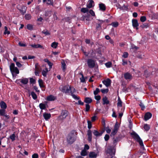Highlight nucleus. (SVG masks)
<instances>
[{
    "label": "nucleus",
    "mask_w": 158,
    "mask_h": 158,
    "mask_svg": "<svg viewBox=\"0 0 158 158\" xmlns=\"http://www.w3.org/2000/svg\"><path fill=\"white\" fill-rule=\"evenodd\" d=\"M114 151L113 147L110 146L108 147L106 150V155L107 156L106 158H112L115 154Z\"/></svg>",
    "instance_id": "1"
},
{
    "label": "nucleus",
    "mask_w": 158,
    "mask_h": 158,
    "mask_svg": "<svg viewBox=\"0 0 158 158\" xmlns=\"http://www.w3.org/2000/svg\"><path fill=\"white\" fill-rule=\"evenodd\" d=\"M131 135L132 136L134 139L137 142L139 143L141 146H143V144L142 140L137 133L135 132H133L131 133Z\"/></svg>",
    "instance_id": "2"
},
{
    "label": "nucleus",
    "mask_w": 158,
    "mask_h": 158,
    "mask_svg": "<svg viewBox=\"0 0 158 158\" xmlns=\"http://www.w3.org/2000/svg\"><path fill=\"white\" fill-rule=\"evenodd\" d=\"M10 68L13 75V73H16L17 74H19V71L17 67H15V65L14 63H12L10 64Z\"/></svg>",
    "instance_id": "3"
},
{
    "label": "nucleus",
    "mask_w": 158,
    "mask_h": 158,
    "mask_svg": "<svg viewBox=\"0 0 158 158\" xmlns=\"http://www.w3.org/2000/svg\"><path fill=\"white\" fill-rule=\"evenodd\" d=\"M73 87H71L70 86L68 85L63 86L61 88V91L64 93H71V91L73 90Z\"/></svg>",
    "instance_id": "4"
},
{
    "label": "nucleus",
    "mask_w": 158,
    "mask_h": 158,
    "mask_svg": "<svg viewBox=\"0 0 158 158\" xmlns=\"http://www.w3.org/2000/svg\"><path fill=\"white\" fill-rule=\"evenodd\" d=\"M68 115V112L66 110H62L60 115L59 116L58 119L62 121L65 119Z\"/></svg>",
    "instance_id": "5"
},
{
    "label": "nucleus",
    "mask_w": 158,
    "mask_h": 158,
    "mask_svg": "<svg viewBox=\"0 0 158 158\" xmlns=\"http://www.w3.org/2000/svg\"><path fill=\"white\" fill-rule=\"evenodd\" d=\"M75 140L74 135L72 134H69L67 137V141L69 144H72Z\"/></svg>",
    "instance_id": "6"
},
{
    "label": "nucleus",
    "mask_w": 158,
    "mask_h": 158,
    "mask_svg": "<svg viewBox=\"0 0 158 158\" xmlns=\"http://www.w3.org/2000/svg\"><path fill=\"white\" fill-rule=\"evenodd\" d=\"M17 8L22 14L23 15L26 13L27 7L23 5H19L17 6Z\"/></svg>",
    "instance_id": "7"
},
{
    "label": "nucleus",
    "mask_w": 158,
    "mask_h": 158,
    "mask_svg": "<svg viewBox=\"0 0 158 158\" xmlns=\"http://www.w3.org/2000/svg\"><path fill=\"white\" fill-rule=\"evenodd\" d=\"M87 64L89 67L94 68L95 65V61L91 59H89L87 60Z\"/></svg>",
    "instance_id": "8"
},
{
    "label": "nucleus",
    "mask_w": 158,
    "mask_h": 158,
    "mask_svg": "<svg viewBox=\"0 0 158 158\" xmlns=\"http://www.w3.org/2000/svg\"><path fill=\"white\" fill-rule=\"evenodd\" d=\"M19 81L22 83L24 85H26L27 84L28 81V79L27 78H23L21 79L17 80L16 82L18 83Z\"/></svg>",
    "instance_id": "9"
},
{
    "label": "nucleus",
    "mask_w": 158,
    "mask_h": 158,
    "mask_svg": "<svg viewBox=\"0 0 158 158\" xmlns=\"http://www.w3.org/2000/svg\"><path fill=\"white\" fill-rule=\"evenodd\" d=\"M103 84L107 87L109 86L111 83V80L109 78H107L102 81Z\"/></svg>",
    "instance_id": "10"
},
{
    "label": "nucleus",
    "mask_w": 158,
    "mask_h": 158,
    "mask_svg": "<svg viewBox=\"0 0 158 158\" xmlns=\"http://www.w3.org/2000/svg\"><path fill=\"white\" fill-rule=\"evenodd\" d=\"M124 77L126 80H131L132 77L131 74L128 72H127L124 74Z\"/></svg>",
    "instance_id": "11"
},
{
    "label": "nucleus",
    "mask_w": 158,
    "mask_h": 158,
    "mask_svg": "<svg viewBox=\"0 0 158 158\" xmlns=\"http://www.w3.org/2000/svg\"><path fill=\"white\" fill-rule=\"evenodd\" d=\"M132 26L134 28H135L137 30L138 29V27L139 26V24L137 20L136 19H133L132 20Z\"/></svg>",
    "instance_id": "12"
},
{
    "label": "nucleus",
    "mask_w": 158,
    "mask_h": 158,
    "mask_svg": "<svg viewBox=\"0 0 158 158\" xmlns=\"http://www.w3.org/2000/svg\"><path fill=\"white\" fill-rule=\"evenodd\" d=\"M73 90L71 91V95L73 98L76 100H80V98L79 97L77 96L76 95L73 94L75 91V89L74 88H73Z\"/></svg>",
    "instance_id": "13"
},
{
    "label": "nucleus",
    "mask_w": 158,
    "mask_h": 158,
    "mask_svg": "<svg viewBox=\"0 0 158 158\" xmlns=\"http://www.w3.org/2000/svg\"><path fill=\"white\" fill-rule=\"evenodd\" d=\"M43 116L46 120H48L50 118L51 114L50 113H44L43 114Z\"/></svg>",
    "instance_id": "14"
},
{
    "label": "nucleus",
    "mask_w": 158,
    "mask_h": 158,
    "mask_svg": "<svg viewBox=\"0 0 158 158\" xmlns=\"http://www.w3.org/2000/svg\"><path fill=\"white\" fill-rule=\"evenodd\" d=\"M56 99V98L55 96L51 95L47 97L46 100L48 101H53L55 100Z\"/></svg>",
    "instance_id": "15"
},
{
    "label": "nucleus",
    "mask_w": 158,
    "mask_h": 158,
    "mask_svg": "<svg viewBox=\"0 0 158 158\" xmlns=\"http://www.w3.org/2000/svg\"><path fill=\"white\" fill-rule=\"evenodd\" d=\"M89 156L90 158H96L97 156V153L94 152H90Z\"/></svg>",
    "instance_id": "16"
},
{
    "label": "nucleus",
    "mask_w": 158,
    "mask_h": 158,
    "mask_svg": "<svg viewBox=\"0 0 158 158\" xmlns=\"http://www.w3.org/2000/svg\"><path fill=\"white\" fill-rule=\"evenodd\" d=\"M152 116V114L149 113L147 112V113L144 115V120L145 121H147Z\"/></svg>",
    "instance_id": "17"
},
{
    "label": "nucleus",
    "mask_w": 158,
    "mask_h": 158,
    "mask_svg": "<svg viewBox=\"0 0 158 158\" xmlns=\"http://www.w3.org/2000/svg\"><path fill=\"white\" fill-rule=\"evenodd\" d=\"M87 135L88 136V140L89 141L91 142L92 139V134L91 131L89 130L87 131Z\"/></svg>",
    "instance_id": "18"
},
{
    "label": "nucleus",
    "mask_w": 158,
    "mask_h": 158,
    "mask_svg": "<svg viewBox=\"0 0 158 158\" xmlns=\"http://www.w3.org/2000/svg\"><path fill=\"white\" fill-rule=\"evenodd\" d=\"M93 133L96 136L98 137L101 136L103 133V132L101 131L100 132H99L96 130H94L93 131Z\"/></svg>",
    "instance_id": "19"
},
{
    "label": "nucleus",
    "mask_w": 158,
    "mask_h": 158,
    "mask_svg": "<svg viewBox=\"0 0 158 158\" xmlns=\"http://www.w3.org/2000/svg\"><path fill=\"white\" fill-rule=\"evenodd\" d=\"M94 3V1L92 0L89 1L87 3V7L89 8H92L94 6L93 4Z\"/></svg>",
    "instance_id": "20"
},
{
    "label": "nucleus",
    "mask_w": 158,
    "mask_h": 158,
    "mask_svg": "<svg viewBox=\"0 0 158 158\" xmlns=\"http://www.w3.org/2000/svg\"><path fill=\"white\" fill-rule=\"evenodd\" d=\"M44 2H45L48 5L53 6V0H43Z\"/></svg>",
    "instance_id": "21"
},
{
    "label": "nucleus",
    "mask_w": 158,
    "mask_h": 158,
    "mask_svg": "<svg viewBox=\"0 0 158 158\" xmlns=\"http://www.w3.org/2000/svg\"><path fill=\"white\" fill-rule=\"evenodd\" d=\"M30 46H31L32 47L34 48H43V46L41 45L40 44H32L30 45Z\"/></svg>",
    "instance_id": "22"
},
{
    "label": "nucleus",
    "mask_w": 158,
    "mask_h": 158,
    "mask_svg": "<svg viewBox=\"0 0 158 158\" xmlns=\"http://www.w3.org/2000/svg\"><path fill=\"white\" fill-rule=\"evenodd\" d=\"M103 104V105L108 104L109 103V101L107 97L106 96L102 98Z\"/></svg>",
    "instance_id": "23"
},
{
    "label": "nucleus",
    "mask_w": 158,
    "mask_h": 158,
    "mask_svg": "<svg viewBox=\"0 0 158 158\" xmlns=\"http://www.w3.org/2000/svg\"><path fill=\"white\" fill-rule=\"evenodd\" d=\"M99 7L100 9L102 11H105L106 10V6L105 5L102 3L99 4Z\"/></svg>",
    "instance_id": "24"
},
{
    "label": "nucleus",
    "mask_w": 158,
    "mask_h": 158,
    "mask_svg": "<svg viewBox=\"0 0 158 158\" xmlns=\"http://www.w3.org/2000/svg\"><path fill=\"white\" fill-rule=\"evenodd\" d=\"M38 83L40 88H43L45 87V85H44V82L42 79H39L38 80Z\"/></svg>",
    "instance_id": "25"
},
{
    "label": "nucleus",
    "mask_w": 158,
    "mask_h": 158,
    "mask_svg": "<svg viewBox=\"0 0 158 158\" xmlns=\"http://www.w3.org/2000/svg\"><path fill=\"white\" fill-rule=\"evenodd\" d=\"M0 106L2 109H6L7 107L6 105L5 102L2 101L0 103Z\"/></svg>",
    "instance_id": "26"
},
{
    "label": "nucleus",
    "mask_w": 158,
    "mask_h": 158,
    "mask_svg": "<svg viewBox=\"0 0 158 158\" xmlns=\"http://www.w3.org/2000/svg\"><path fill=\"white\" fill-rule=\"evenodd\" d=\"M48 72V69L47 68H45L43 70L42 72V74L44 77H46L47 74Z\"/></svg>",
    "instance_id": "27"
},
{
    "label": "nucleus",
    "mask_w": 158,
    "mask_h": 158,
    "mask_svg": "<svg viewBox=\"0 0 158 158\" xmlns=\"http://www.w3.org/2000/svg\"><path fill=\"white\" fill-rule=\"evenodd\" d=\"M61 64H62V70H63V72H65V71L66 70V64L64 61L62 62H61Z\"/></svg>",
    "instance_id": "28"
},
{
    "label": "nucleus",
    "mask_w": 158,
    "mask_h": 158,
    "mask_svg": "<svg viewBox=\"0 0 158 158\" xmlns=\"http://www.w3.org/2000/svg\"><path fill=\"white\" fill-rule=\"evenodd\" d=\"M92 101V99L89 98H85L84 100V102L88 104L90 103Z\"/></svg>",
    "instance_id": "29"
},
{
    "label": "nucleus",
    "mask_w": 158,
    "mask_h": 158,
    "mask_svg": "<svg viewBox=\"0 0 158 158\" xmlns=\"http://www.w3.org/2000/svg\"><path fill=\"white\" fill-rule=\"evenodd\" d=\"M39 107L42 110H44L46 109V105L43 103H41L39 104Z\"/></svg>",
    "instance_id": "30"
},
{
    "label": "nucleus",
    "mask_w": 158,
    "mask_h": 158,
    "mask_svg": "<svg viewBox=\"0 0 158 158\" xmlns=\"http://www.w3.org/2000/svg\"><path fill=\"white\" fill-rule=\"evenodd\" d=\"M58 43L56 42H53L51 45V47L54 48H56L57 47Z\"/></svg>",
    "instance_id": "31"
},
{
    "label": "nucleus",
    "mask_w": 158,
    "mask_h": 158,
    "mask_svg": "<svg viewBox=\"0 0 158 158\" xmlns=\"http://www.w3.org/2000/svg\"><path fill=\"white\" fill-rule=\"evenodd\" d=\"M31 95L34 100H36L37 98V96L34 92H32L31 93Z\"/></svg>",
    "instance_id": "32"
},
{
    "label": "nucleus",
    "mask_w": 158,
    "mask_h": 158,
    "mask_svg": "<svg viewBox=\"0 0 158 158\" xmlns=\"http://www.w3.org/2000/svg\"><path fill=\"white\" fill-rule=\"evenodd\" d=\"M5 31L4 32V34L6 35V34L9 35L10 33V32L9 31H8V28L7 27L5 26L4 27Z\"/></svg>",
    "instance_id": "33"
},
{
    "label": "nucleus",
    "mask_w": 158,
    "mask_h": 158,
    "mask_svg": "<svg viewBox=\"0 0 158 158\" xmlns=\"http://www.w3.org/2000/svg\"><path fill=\"white\" fill-rule=\"evenodd\" d=\"M5 114V110L1 109L0 110V116H3Z\"/></svg>",
    "instance_id": "34"
},
{
    "label": "nucleus",
    "mask_w": 158,
    "mask_h": 158,
    "mask_svg": "<svg viewBox=\"0 0 158 158\" xmlns=\"http://www.w3.org/2000/svg\"><path fill=\"white\" fill-rule=\"evenodd\" d=\"M79 74L81 75L82 76L80 78L81 81L82 82H85V80L82 73H80Z\"/></svg>",
    "instance_id": "35"
},
{
    "label": "nucleus",
    "mask_w": 158,
    "mask_h": 158,
    "mask_svg": "<svg viewBox=\"0 0 158 158\" xmlns=\"http://www.w3.org/2000/svg\"><path fill=\"white\" fill-rule=\"evenodd\" d=\"M81 11L83 13H86L88 12L89 10L88 8H82L81 9Z\"/></svg>",
    "instance_id": "36"
},
{
    "label": "nucleus",
    "mask_w": 158,
    "mask_h": 158,
    "mask_svg": "<svg viewBox=\"0 0 158 158\" xmlns=\"http://www.w3.org/2000/svg\"><path fill=\"white\" fill-rule=\"evenodd\" d=\"M105 65L107 68H109L111 67L112 64L111 62H108L106 63Z\"/></svg>",
    "instance_id": "37"
},
{
    "label": "nucleus",
    "mask_w": 158,
    "mask_h": 158,
    "mask_svg": "<svg viewBox=\"0 0 158 158\" xmlns=\"http://www.w3.org/2000/svg\"><path fill=\"white\" fill-rule=\"evenodd\" d=\"M15 134L14 133L10 136V138L11 140L12 141L15 140Z\"/></svg>",
    "instance_id": "38"
},
{
    "label": "nucleus",
    "mask_w": 158,
    "mask_h": 158,
    "mask_svg": "<svg viewBox=\"0 0 158 158\" xmlns=\"http://www.w3.org/2000/svg\"><path fill=\"white\" fill-rule=\"evenodd\" d=\"M128 53L127 52H124L122 56V57L124 58H127L128 56Z\"/></svg>",
    "instance_id": "39"
},
{
    "label": "nucleus",
    "mask_w": 158,
    "mask_h": 158,
    "mask_svg": "<svg viewBox=\"0 0 158 158\" xmlns=\"http://www.w3.org/2000/svg\"><path fill=\"white\" fill-rule=\"evenodd\" d=\"M87 155V152L85 150H83L81 152V155L83 156H85Z\"/></svg>",
    "instance_id": "40"
},
{
    "label": "nucleus",
    "mask_w": 158,
    "mask_h": 158,
    "mask_svg": "<svg viewBox=\"0 0 158 158\" xmlns=\"http://www.w3.org/2000/svg\"><path fill=\"white\" fill-rule=\"evenodd\" d=\"M25 18L27 20H29L31 18V15L29 14H27L25 15Z\"/></svg>",
    "instance_id": "41"
},
{
    "label": "nucleus",
    "mask_w": 158,
    "mask_h": 158,
    "mask_svg": "<svg viewBox=\"0 0 158 158\" xmlns=\"http://www.w3.org/2000/svg\"><path fill=\"white\" fill-rule=\"evenodd\" d=\"M27 28L29 30H31L33 29V26L30 24H28L27 25Z\"/></svg>",
    "instance_id": "42"
},
{
    "label": "nucleus",
    "mask_w": 158,
    "mask_h": 158,
    "mask_svg": "<svg viewBox=\"0 0 158 158\" xmlns=\"http://www.w3.org/2000/svg\"><path fill=\"white\" fill-rule=\"evenodd\" d=\"M118 23L117 22H114L111 23V25L114 27H116L118 25Z\"/></svg>",
    "instance_id": "43"
},
{
    "label": "nucleus",
    "mask_w": 158,
    "mask_h": 158,
    "mask_svg": "<svg viewBox=\"0 0 158 158\" xmlns=\"http://www.w3.org/2000/svg\"><path fill=\"white\" fill-rule=\"evenodd\" d=\"M143 127L144 129L146 131H148L150 128L149 126L147 124H145Z\"/></svg>",
    "instance_id": "44"
},
{
    "label": "nucleus",
    "mask_w": 158,
    "mask_h": 158,
    "mask_svg": "<svg viewBox=\"0 0 158 158\" xmlns=\"http://www.w3.org/2000/svg\"><path fill=\"white\" fill-rule=\"evenodd\" d=\"M119 124L117 122H116L115 125L114 129L117 131H118V130L119 129Z\"/></svg>",
    "instance_id": "45"
},
{
    "label": "nucleus",
    "mask_w": 158,
    "mask_h": 158,
    "mask_svg": "<svg viewBox=\"0 0 158 158\" xmlns=\"http://www.w3.org/2000/svg\"><path fill=\"white\" fill-rule=\"evenodd\" d=\"M146 20V17L145 16H142L140 17V20L141 22H143Z\"/></svg>",
    "instance_id": "46"
},
{
    "label": "nucleus",
    "mask_w": 158,
    "mask_h": 158,
    "mask_svg": "<svg viewBox=\"0 0 158 158\" xmlns=\"http://www.w3.org/2000/svg\"><path fill=\"white\" fill-rule=\"evenodd\" d=\"M42 33L45 34V35H49L50 33L46 30H44L42 31Z\"/></svg>",
    "instance_id": "47"
},
{
    "label": "nucleus",
    "mask_w": 158,
    "mask_h": 158,
    "mask_svg": "<svg viewBox=\"0 0 158 158\" xmlns=\"http://www.w3.org/2000/svg\"><path fill=\"white\" fill-rule=\"evenodd\" d=\"M108 90H109L108 89H102L101 90V92L103 94L107 93L108 92Z\"/></svg>",
    "instance_id": "48"
},
{
    "label": "nucleus",
    "mask_w": 158,
    "mask_h": 158,
    "mask_svg": "<svg viewBox=\"0 0 158 158\" xmlns=\"http://www.w3.org/2000/svg\"><path fill=\"white\" fill-rule=\"evenodd\" d=\"M88 127L89 129H90L92 127V124L90 121H88Z\"/></svg>",
    "instance_id": "49"
},
{
    "label": "nucleus",
    "mask_w": 158,
    "mask_h": 158,
    "mask_svg": "<svg viewBox=\"0 0 158 158\" xmlns=\"http://www.w3.org/2000/svg\"><path fill=\"white\" fill-rule=\"evenodd\" d=\"M90 109V106L88 104H86L85 105V111H88Z\"/></svg>",
    "instance_id": "50"
},
{
    "label": "nucleus",
    "mask_w": 158,
    "mask_h": 158,
    "mask_svg": "<svg viewBox=\"0 0 158 158\" xmlns=\"http://www.w3.org/2000/svg\"><path fill=\"white\" fill-rule=\"evenodd\" d=\"M140 27L143 28H147L148 27V25L147 24H143L141 25Z\"/></svg>",
    "instance_id": "51"
},
{
    "label": "nucleus",
    "mask_w": 158,
    "mask_h": 158,
    "mask_svg": "<svg viewBox=\"0 0 158 158\" xmlns=\"http://www.w3.org/2000/svg\"><path fill=\"white\" fill-rule=\"evenodd\" d=\"M118 131L114 129L111 133V135H114L117 133Z\"/></svg>",
    "instance_id": "52"
},
{
    "label": "nucleus",
    "mask_w": 158,
    "mask_h": 158,
    "mask_svg": "<svg viewBox=\"0 0 158 158\" xmlns=\"http://www.w3.org/2000/svg\"><path fill=\"white\" fill-rule=\"evenodd\" d=\"M139 105L140 106V107L141 108V109L142 110H144V109L145 108V107L144 106V105L141 102H140V103L139 104Z\"/></svg>",
    "instance_id": "53"
},
{
    "label": "nucleus",
    "mask_w": 158,
    "mask_h": 158,
    "mask_svg": "<svg viewBox=\"0 0 158 158\" xmlns=\"http://www.w3.org/2000/svg\"><path fill=\"white\" fill-rule=\"evenodd\" d=\"M99 89L98 88H97L96 89V90L94 91V94L95 95H96L98 94L99 92Z\"/></svg>",
    "instance_id": "54"
},
{
    "label": "nucleus",
    "mask_w": 158,
    "mask_h": 158,
    "mask_svg": "<svg viewBox=\"0 0 158 158\" xmlns=\"http://www.w3.org/2000/svg\"><path fill=\"white\" fill-rule=\"evenodd\" d=\"M127 64V61L124 59H122V64L124 66L126 64Z\"/></svg>",
    "instance_id": "55"
},
{
    "label": "nucleus",
    "mask_w": 158,
    "mask_h": 158,
    "mask_svg": "<svg viewBox=\"0 0 158 158\" xmlns=\"http://www.w3.org/2000/svg\"><path fill=\"white\" fill-rule=\"evenodd\" d=\"M105 130L106 132L108 134L110 133L111 132V130L110 129V128L108 127H106L105 128Z\"/></svg>",
    "instance_id": "56"
},
{
    "label": "nucleus",
    "mask_w": 158,
    "mask_h": 158,
    "mask_svg": "<svg viewBox=\"0 0 158 158\" xmlns=\"http://www.w3.org/2000/svg\"><path fill=\"white\" fill-rule=\"evenodd\" d=\"M30 80L31 84H34L35 82V80L32 78H30Z\"/></svg>",
    "instance_id": "57"
},
{
    "label": "nucleus",
    "mask_w": 158,
    "mask_h": 158,
    "mask_svg": "<svg viewBox=\"0 0 158 158\" xmlns=\"http://www.w3.org/2000/svg\"><path fill=\"white\" fill-rule=\"evenodd\" d=\"M89 13L92 16H95L94 12L92 10H90L89 11Z\"/></svg>",
    "instance_id": "58"
},
{
    "label": "nucleus",
    "mask_w": 158,
    "mask_h": 158,
    "mask_svg": "<svg viewBox=\"0 0 158 158\" xmlns=\"http://www.w3.org/2000/svg\"><path fill=\"white\" fill-rule=\"evenodd\" d=\"M78 102H76L75 104H79L81 105H83L84 103L82 102L81 100H79Z\"/></svg>",
    "instance_id": "59"
},
{
    "label": "nucleus",
    "mask_w": 158,
    "mask_h": 158,
    "mask_svg": "<svg viewBox=\"0 0 158 158\" xmlns=\"http://www.w3.org/2000/svg\"><path fill=\"white\" fill-rule=\"evenodd\" d=\"M109 138L110 137L109 135L107 134L104 137V139L106 141H108L109 140Z\"/></svg>",
    "instance_id": "60"
},
{
    "label": "nucleus",
    "mask_w": 158,
    "mask_h": 158,
    "mask_svg": "<svg viewBox=\"0 0 158 158\" xmlns=\"http://www.w3.org/2000/svg\"><path fill=\"white\" fill-rule=\"evenodd\" d=\"M122 101L120 100H118V103H117L118 106L121 107H122Z\"/></svg>",
    "instance_id": "61"
},
{
    "label": "nucleus",
    "mask_w": 158,
    "mask_h": 158,
    "mask_svg": "<svg viewBox=\"0 0 158 158\" xmlns=\"http://www.w3.org/2000/svg\"><path fill=\"white\" fill-rule=\"evenodd\" d=\"M32 158H38V155L36 153L33 154L32 156Z\"/></svg>",
    "instance_id": "62"
},
{
    "label": "nucleus",
    "mask_w": 158,
    "mask_h": 158,
    "mask_svg": "<svg viewBox=\"0 0 158 158\" xmlns=\"http://www.w3.org/2000/svg\"><path fill=\"white\" fill-rule=\"evenodd\" d=\"M16 64L19 67H21L22 66L21 64L19 62H16Z\"/></svg>",
    "instance_id": "63"
},
{
    "label": "nucleus",
    "mask_w": 158,
    "mask_h": 158,
    "mask_svg": "<svg viewBox=\"0 0 158 158\" xmlns=\"http://www.w3.org/2000/svg\"><path fill=\"white\" fill-rule=\"evenodd\" d=\"M95 99L98 100V101H99L100 99H101V97L99 95H97V96H95Z\"/></svg>",
    "instance_id": "64"
}]
</instances>
